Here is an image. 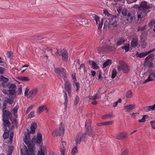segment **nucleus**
<instances>
[{"label":"nucleus","mask_w":155,"mask_h":155,"mask_svg":"<svg viewBox=\"0 0 155 155\" xmlns=\"http://www.w3.org/2000/svg\"><path fill=\"white\" fill-rule=\"evenodd\" d=\"M151 5L146 1L142 2L138 9L137 12V20L143 21L147 13L150 11L151 8Z\"/></svg>","instance_id":"f257e3e1"},{"label":"nucleus","mask_w":155,"mask_h":155,"mask_svg":"<svg viewBox=\"0 0 155 155\" xmlns=\"http://www.w3.org/2000/svg\"><path fill=\"white\" fill-rule=\"evenodd\" d=\"M106 46L104 47H101L98 48L99 52H102L105 49L109 51H114L116 49L115 47L116 45V43L115 41L112 38H110L106 41Z\"/></svg>","instance_id":"f03ea898"},{"label":"nucleus","mask_w":155,"mask_h":155,"mask_svg":"<svg viewBox=\"0 0 155 155\" xmlns=\"http://www.w3.org/2000/svg\"><path fill=\"white\" fill-rule=\"evenodd\" d=\"M122 14L124 16V21L127 24L131 23L135 17L134 13L132 11L128 12L127 9L123 10Z\"/></svg>","instance_id":"7ed1b4c3"},{"label":"nucleus","mask_w":155,"mask_h":155,"mask_svg":"<svg viewBox=\"0 0 155 155\" xmlns=\"http://www.w3.org/2000/svg\"><path fill=\"white\" fill-rule=\"evenodd\" d=\"M34 146V145L33 144H29L28 146V150L27 147L25 145H24L21 149V155H35Z\"/></svg>","instance_id":"20e7f679"},{"label":"nucleus","mask_w":155,"mask_h":155,"mask_svg":"<svg viewBox=\"0 0 155 155\" xmlns=\"http://www.w3.org/2000/svg\"><path fill=\"white\" fill-rule=\"evenodd\" d=\"M119 65L117 66L118 71H119L122 70L124 73H127L130 71L129 66L123 61L120 60L118 62Z\"/></svg>","instance_id":"39448f33"},{"label":"nucleus","mask_w":155,"mask_h":155,"mask_svg":"<svg viewBox=\"0 0 155 155\" xmlns=\"http://www.w3.org/2000/svg\"><path fill=\"white\" fill-rule=\"evenodd\" d=\"M38 92V89L35 88L30 91L29 88L27 87L25 90L24 94L25 96L29 98H32L35 96Z\"/></svg>","instance_id":"423d86ee"},{"label":"nucleus","mask_w":155,"mask_h":155,"mask_svg":"<svg viewBox=\"0 0 155 155\" xmlns=\"http://www.w3.org/2000/svg\"><path fill=\"white\" fill-rule=\"evenodd\" d=\"M64 128L63 125L61 124H60L59 128L54 130L52 133V135L54 136H59L63 134L64 133Z\"/></svg>","instance_id":"0eeeda50"},{"label":"nucleus","mask_w":155,"mask_h":155,"mask_svg":"<svg viewBox=\"0 0 155 155\" xmlns=\"http://www.w3.org/2000/svg\"><path fill=\"white\" fill-rule=\"evenodd\" d=\"M54 71L56 73L58 74L63 78H66L67 77L66 71L64 68H56L54 70Z\"/></svg>","instance_id":"6e6552de"},{"label":"nucleus","mask_w":155,"mask_h":155,"mask_svg":"<svg viewBox=\"0 0 155 155\" xmlns=\"http://www.w3.org/2000/svg\"><path fill=\"white\" fill-rule=\"evenodd\" d=\"M64 87L65 91L67 92L70 97L71 96V84L70 82L68 80H65Z\"/></svg>","instance_id":"1a4fd4ad"},{"label":"nucleus","mask_w":155,"mask_h":155,"mask_svg":"<svg viewBox=\"0 0 155 155\" xmlns=\"http://www.w3.org/2000/svg\"><path fill=\"white\" fill-rule=\"evenodd\" d=\"M56 55H58L59 56L61 55L62 60L64 61H67L68 59V53L66 51H64L62 52L60 51H57L55 53Z\"/></svg>","instance_id":"9d476101"},{"label":"nucleus","mask_w":155,"mask_h":155,"mask_svg":"<svg viewBox=\"0 0 155 155\" xmlns=\"http://www.w3.org/2000/svg\"><path fill=\"white\" fill-rule=\"evenodd\" d=\"M86 134L93 138L94 136V131H93L91 127L89 126L87 127L86 131L85 133L82 134V135L84 136V137H85Z\"/></svg>","instance_id":"9b49d317"},{"label":"nucleus","mask_w":155,"mask_h":155,"mask_svg":"<svg viewBox=\"0 0 155 155\" xmlns=\"http://www.w3.org/2000/svg\"><path fill=\"white\" fill-rule=\"evenodd\" d=\"M138 37L136 35L133 36V38L130 42V46L132 48H134L138 44Z\"/></svg>","instance_id":"f8f14e48"},{"label":"nucleus","mask_w":155,"mask_h":155,"mask_svg":"<svg viewBox=\"0 0 155 155\" xmlns=\"http://www.w3.org/2000/svg\"><path fill=\"white\" fill-rule=\"evenodd\" d=\"M127 137V133L125 131H123L116 135V138L118 140H121L126 138Z\"/></svg>","instance_id":"ddd939ff"},{"label":"nucleus","mask_w":155,"mask_h":155,"mask_svg":"<svg viewBox=\"0 0 155 155\" xmlns=\"http://www.w3.org/2000/svg\"><path fill=\"white\" fill-rule=\"evenodd\" d=\"M136 107L135 104H128L124 106V108L126 112H130L132 110L134 109Z\"/></svg>","instance_id":"4468645a"},{"label":"nucleus","mask_w":155,"mask_h":155,"mask_svg":"<svg viewBox=\"0 0 155 155\" xmlns=\"http://www.w3.org/2000/svg\"><path fill=\"white\" fill-rule=\"evenodd\" d=\"M155 50V48H153L152 50H150L148 51L143 52L141 53H139L137 52L136 53V55L137 57L141 58L145 57L149 54L153 52Z\"/></svg>","instance_id":"2eb2a0df"},{"label":"nucleus","mask_w":155,"mask_h":155,"mask_svg":"<svg viewBox=\"0 0 155 155\" xmlns=\"http://www.w3.org/2000/svg\"><path fill=\"white\" fill-rule=\"evenodd\" d=\"M155 78V75L154 73L150 74L148 78L145 80L143 81L142 83L143 84H145L148 82L153 81Z\"/></svg>","instance_id":"dca6fc26"},{"label":"nucleus","mask_w":155,"mask_h":155,"mask_svg":"<svg viewBox=\"0 0 155 155\" xmlns=\"http://www.w3.org/2000/svg\"><path fill=\"white\" fill-rule=\"evenodd\" d=\"M36 141L38 145L41 144V146L43 144L42 136L41 134L38 133L36 137Z\"/></svg>","instance_id":"f3484780"},{"label":"nucleus","mask_w":155,"mask_h":155,"mask_svg":"<svg viewBox=\"0 0 155 155\" xmlns=\"http://www.w3.org/2000/svg\"><path fill=\"white\" fill-rule=\"evenodd\" d=\"M84 138V136L82 135V134L79 133L78 134L76 137L75 140V143L76 145L79 144L81 141V139Z\"/></svg>","instance_id":"a211bd4d"},{"label":"nucleus","mask_w":155,"mask_h":155,"mask_svg":"<svg viewBox=\"0 0 155 155\" xmlns=\"http://www.w3.org/2000/svg\"><path fill=\"white\" fill-rule=\"evenodd\" d=\"M109 25H115L117 23V18L116 17H113L110 19L109 18Z\"/></svg>","instance_id":"6ab92c4d"},{"label":"nucleus","mask_w":155,"mask_h":155,"mask_svg":"<svg viewBox=\"0 0 155 155\" xmlns=\"http://www.w3.org/2000/svg\"><path fill=\"white\" fill-rule=\"evenodd\" d=\"M45 109H46V106L45 105L39 106L37 110L36 113L38 114H40Z\"/></svg>","instance_id":"aec40b11"},{"label":"nucleus","mask_w":155,"mask_h":155,"mask_svg":"<svg viewBox=\"0 0 155 155\" xmlns=\"http://www.w3.org/2000/svg\"><path fill=\"white\" fill-rule=\"evenodd\" d=\"M40 147V150H38V153H39V152L41 153H45L47 152V147L45 146H43V144L42 145H41V144L39 145H38Z\"/></svg>","instance_id":"412c9836"},{"label":"nucleus","mask_w":155,"mask_h":155,"mask_svg":"<svg viewBox=\"0 0 155 155\" xmlns=\"http://www.w3.org/2000/svg\"><path fill=\"white\" fill-rule=\"evenodd\" d=\"M127 41V39L123 37L120 38L117 41L116 43L117 47L122 45L123 43Z\"/></svg>","instance_id":"4be33fe9"},{"label":"nucleus","mask_w":155,"mask_h":155,"mask_svg":"<svg viewBox=\"0 0 155 155\" xmlns=\"http://www.w3.org/2000/svg\"><path fill=\"white\" fill-rule=\"evenodd\" d=\"M143 108L147 112L155 110V104L153 105L144 107Z\"/></svg>","instance_id":"5701e85b"},{"label":"nucleus","mask_w":155,"mask_h":155,"mask_svg":"<svg viewBox=\"0 0 155 155\" xmlns=\"http://www.w3.org/2000/svg\"><path fill=\"white\" fill-rule=\"evenodd\" d=\"M37 127V124L36 122H33L31 124L30 127L31 128V133L32 134H34L35 131V129Z\"/></svg>","instance_id":"b1692460"},{"label":"nucleus","mask_w":155,"mask_h":155,"mask_svg":"<svg viewBox=\"0 0 155 155\" xmlns=\"http://www.w3.org/2000/svg\"><path fill=\"white\" fill-rule=\"evenodd\" d=\"M9 93V97H13L15 98L16 97V93L15 90H8Z\"/></svg>","instance_id":"393cba45"},{"label":"nucleus","mask_w":155,"mask_h":155,"mask_svg":"<svg viewBox=\"0 0 155 155\" xmlns=\"http://www.w3.org/2000/svg\"><path fill=\"white\" fill-rule=\"evenodd\" d=\"M112 63V60L110 59L107 60L104 62L103 65V68H104L106 67L110 66Z\"/></svg>","instance_id":"a878e982"},{"label":"nucleus","mask_w":155,"mask_h":155,"mask_svg":"<svg viewBox=\"0 0 155 155\" xmlns=\"http://www.w3.org/2000/svg\"><path fill=\"white\" fill-rule=\"evenodd\" d=\"M114 122L112 120L106 122H104L99 123L97 124L98 126L101 125H109L112 124Z\"/></svg>","instance_id":"bb28decb"},{"label":"nucleus","mask_w":155,"mask_h":155,"mask_svg":"<svg viewBox=\"0 0 155 155\" xmlns=\"http://www.w3.org/2000/svg\"><path fill=\"white\" fill-rule=\"evenodd\" d=\"M5 132L3 135V137L4 139H7L9 137V131L7 130V128L5 127Z\"/></svg>","instance_id":"cd10ccee"},{"label":"nucleus","mask_w":155,"mask_h":155,"mask_svg":"<svg viewBox=\"0 0 155 155\" xmlns=\"http://www.w3.org/2000/svg\"><path fill=\"white\" fill-rule=\"evenodd\" d=\"M121 48L122 49H124L125 50V52H128L130 48V44L129 43H127L125 45L122 46Z\"/></svg>","instance_id":"c85d7f7f"},{"label":"nucleus","mask_w":155,"mask_h":155,"mask_svg":"<svg viewBox=\"0 0 155 155\" xmlns=\"http://www.w3.org/2000/svg\"><path fill=\"white\" fill-rule=\"evenodd\" d=\"M3 124L5 126L4 128H5H5H7L6 127L8 126L9 125V123L8 120V118H3Z\"/></svg>","instance_id":"c756f323"},{"label":"nucleus","mask_w":155,"mask_h":155,"mask_svg":"<svg viewBox=\"0 0 155 155\" xmlns=\"http://www.w3.org/2000/svg\"><path fill=\"white\" fill-rule=\"evenodd\" d=\"M78 152L77 147L76 146L74 147L72 149L71 151V155H75Z\"/></svg>","instance_id":"7c9ffc66"},{"label":"nucleus","mask_w":155,"mask_h":155,"mask_svg":"<svg viewBox=\"0 0 155 155\" xmlns=\"http://www.w3.org/2000/svg\"><path fill=\"white\" fill-rule=\"evenodd\" d=\"M147 66L149 69L152 70L154 68V65L152 61H150L147 63Z\"/></svg>","instance_id":"2f4dec72"},{"label":"nucleus","mask_w":155,"mask_h":155,"mask_svg":"<svg viewBox=\"0 0 155 155\" xmlns=\"http://www.w3.org/2000/svg\"><path fill=\"white\" fill-rule=\"evenodd\" d=\"M10 112L6 110L4 111L3 113V118H8V117L10 116Z\"/></svg>","instance_id":"473e14b6"},{"label":"nucleus","mask_w":155,"mask_h":155,"mask_svg":"<svg viewBox=\"0 0 155 155\" xmlns=\"http://www.w3.org/2000/svg\"><path fill=\"white\" fill-rule=\"evenodd\" d=\"M73 85L74 86H75L76 87V91L77 92H78L80 88L79 82H77V81H76L75 82H73Z\"/></svg>","instance_id":"72a5a7b5"},{"label":"nucleus","mask_w":155,"mask_h":155,"mask_svg":"<svg viewBox=\"0 0 155 155\" xmlns=\"http://www.w3.org/2000/svg\"><path fill=\"white\" fill-rule=\"evenodd\" d=\"M93 18L96 21V24H98L99 22L100 18L98 16L95 14L93 15Z\"/></svg>","instance_id":"f704fd0d"},{"label":"nucleus","mask_w":155,"mask_h":155,"mask_svg":"<svg viewBox=\"0 0 155 155\" xmlns=\"http://www.w3.org/2000/svg\"><path fill=\"white\" fill-rule=\"evenodd\" d=\"M30 139L29 134H28V137L25 135V137L23 138V140L25 143L27 144L28 143Z\"/></svg>","instance_id":"c9c22d12"},{"label":"nucleus","mask_w":155,"mask_h":155,"mask_svg":"<svg viewBox=\"0 0 155 155\" xmlns=\"http://www.w3.org/2000/svg\"><path fill=\"white\" fill-rule=\"evenodd\" d=\"M125 95L127 98H130L132 96V93L131 91L129 90L126 93Z\"/></svg>","instance_id":"e433bc0d"},{"label":"nucleus","mask_w":155,"mask_h":155,"mask_svg":"<svg viewBox=\"0 0 155 155\" xmlns=\"http://www.w3.org/2000/svg\"><path fill=\"white\" fill-rule=\"evenodd\" d=\"M125 9L126 8H125L124 5H122L118 7L117 11L119 14H120L121 12L122 13L123 10Z\"/></svg>","instance_id":"4c0bfd02"},{"label":"nucleus","mask_w":155,"mask_h":155,"mask_svg":"<svg viewBox=\"0 0 155 155\" xmlns=\"http://www.w3.org/2000/svg\"><path fill=\"white\" fill-rule=\"evenodd\" d=\"M35 106V105L34 104H31L30 106H29L27 108L25 114H28L29 111L31 110L33 107Z\"/></svg>","instance_id":"58836bf2"},{"label":"nucleus","mask_w":155,"mask_h":155,"mask_svg":"<svg viewBox=\"0 0 155 155\" xmlns=\"http://www.w3.org/2000/svg\"><path fill=\"white\" fill-rule=\"evenodd\" d=\"M18 107V106H16L14 107V108L12 109V110L14 112V115L15 117H17V112Z\"/></svg>","instance_id":"ea45409f"},{"label":"nucleus","mask_w":155,"mask_h":155,"mask_svg":"<svg viewBox=\"0 0 155 155\" xmlns=\"http://www.w3.org/2000/svg\"><path fill=\"white\" fill-rule=\"evenodd\" d=\"M117 74V70L115 69H113L112 73L111 78L113 79L116 76Z\"/></svg>","instance_id":"a19ab883"},{"label":"nucleus","mask_w":155,"mask_h":155,"mask_svg":"<svg viewBox=\"0 0 155 155\" xmlns=\"http://www.w3.org/2000/svg\"><path fill=\"white\" fill-rule=\"evenodd\" d=\"M91 68L94 69H97L98 68L97 64L94 61H92Z\"/></svg>","instance_id":"79ce46f5"},{"label":"nucleus","mask_w":155,"mask_h":155,"mask_svg":"<svg viewBox=\"0 0 155 155\" xmlns=\"http://www.w3.org/2000/svg\"><path fill=\"white\" fill-rule=\"evenodd\" d=\"M0 81L2 82H8V78L4 77L3 75H1L0 77Z\"/></svg>","instance_id":"37998d69"},{"label":"nucleus","mask_w":155,"mask_h":155,"mask_svg":"<svg viewBox=\"0 0 155 155\" xmlns=\"http://www.w3.org/2000/svg\"><path fill=\"white\" fill-rule=\"evenodd\" d=\"M139 114L138 113H132L130 114L131 117L135 119L137 117V115Z\"/></svg>","instance_id":"c03bdc74"},{"label":"nucleus","mask_w":155,"mask_h":155,"mask_svg":"<svg viewBox=\"0 0 155 155\" xmlns=\"http://www.w3.org/2000/svg\"><path fill=\"white\" fill-rule=\"evenodd\" d=\"M14 98L13 97H10L9 98H7L6 101L9 104H12L14 102Z\"/></svg>","instance_id":"a18cd8bd"},{"label":"nucleus","mask_w":155,"mask_h":155,"mask_svg":"<svg viewBox=\"0 0 155 155\" xmlns=\"http://www.w3.org/2000/svg\"><path fill=\"white\" fill-rule=\"evenodd\" d=\"M103 13L105 15L107 16L108 17H111L112 16V15L110 14L107 9H105L104 10Z\"/></svg>","instance_id":"49530a36"},{"label":"nucleus","mask_w":155,"mask_h":155,"mask_svg":"<svg viewBox=\"0 0 155 155\" xmlns=\"http://www.w3.org/2000/svg\"><path fill=\"white\" fill-rule=\"evenodd\" d=\"M20 80L22 81H29V79L28 77L22 76L20 78Z\"/></svg>","instance_id":"de8ad7c7"},{"label":"nucleus","mask_w":155,"mask_h":155,"mask_svg":"<svg viewBox=\"0 0 155 155\" xmlns=\"http://www.w3.org/2000/svg\"><path fill=\"white\" fill-rule=\"evenodd\" d=\"M35 112L32 111L29 114L28 116V118H31L35 117Z\"/></svg>","instance_id":"09e8293b"},{"label":"nucleus","mask_w":155,"mask_h":155,"mask_svg":"<svg viewBox=\"0 0 155 155\" xmlns=\"http://www.w3.org/2000/svg\"><path fill=\"white\" fill-rule=\"evenodd\" d=\"M13 135V132H11L10 134L9 140L8 141V142L10 143H11L12 142Z\"/></svg>","instance_id":"8fccbe9b"},{"label":"nucleus","mask_w":155,"mask_h":155,"mask_svg":"<svg viewBox=\"0 0 155 155\" xmlns=\"http://www.w3.org/2000/svg\"><path fill=\"white\" fill-rule=\"evenodd\" d=\"M74 104L75 105H76L78 103L79 101V98L78 96H76L74 100Z\"/></svg>","instance_id":"3c124183"},{"label":"nucleus","mask_w":155,"mask_h":155,"mask_svg":"<svg viewBox=\"0 0 155 155\" xmlns=\"http://www.w3.org/2000/svg\"><path fill=\"white\" fill-rule=\"evenodd\" d=\"M121 101V99H119L117 101H115L114 103L112 105V106L114 107H115L118 103H120Z\"/></svg>","instance_id":"603ef678"},{"label":"nucleus","mask_w":155,"mask_h":155,"mask_svg":"<svg viewBox=\"0 0 155 155\" xmlns=\"http://www.w3.org/2000/svg\"><path fill=\"white\" fill-rule=\"evenodd\" d=\"M150 123L151 125L152 129L155 130V120L151 121Z\"/></svg>","instance_id":"864d4df0"},{"label":"nucleus","mask_w":155,"mask_h":155,"mask_svg":"<svg viewBox=\"0 0 155 155\" xmlns=\"http://www.w3.org/2000/svg\"><path fill=\"white\" fill-rule=\"evenodd\" d=\"M7 87L9 89L11 88L14 89L16 87V86L15 84H8Z\"/></svg>","instance_id":"5fc2aeb1"},{"label":"nucleus","mask_w":155,"mask_h":155,"mask_svg":"<svg viewBox=\"0 0 155 155\" xmlns=\"http://www.w3.org/2000/svg\"><path fill=\"white\" fill-rule=\"evenodd\" d=\"M146 28V26H139L137 30L138 31H142L144 30Z\"/></svg>","instance_id":"6e6d98bb"},{"label":"nucleus","mask_w":155,"mask_h":155,"mask_svg":"<svg viewBox=\"0 0 155 155\" xmlns=\"http://www.w3.org/2000/svg\"><path fill=\"white\" fill-rule=\"evenodd\" d=\"M146 115H143L142 117V118L141 119H140L138 120V121L140 123L144 122L146 121L145 117Z\"/></svg>","instance_id":"4d7b16f0"},{"label":"nucleus","mask_w":155,"mask_h":155,"mask_svg":"<svg viewBox=\"0 0 155 155\" xmlns=\"http://www.w3.org/2000/svg\"><path fill=\"white\" fill-rule=\"evenodd\" d=\"M94 96L95 98V99L101 98V95L100 92H99V90L98 91V92Z\"/></svg>","instance_id":"13d9d810"},{"label":"nucleus","mask_w":155,"mask_h":155,"mask_svg":"<svg viewBox=\"0 0 155 155\" xmlns=\"http://www.w3.org/2000/svg\"><path fill=\"white\" fill-rule=\"evenodd\" d=\"M6 54L9 58H11L12 57L13 54L11 51H8Z\"/></svg>","instance_id":"bf43d9fd"},{"label":"nucleus","mask_w":155,"mask_h":155,"mask_svg":"<svg viewBox=\"0 0 155 155\" xmlns=\"http://www.w3.org/2000/svg\"><path fill=\"white\" fill-rule=\"evenodd\" d=\"M72 78L73 79V82H75L77 81V79L76 78V74L75 73H73L72 74Z\"/></svg>","instance_id":"052dcab7"},{"label":"nucleus","mask_w":155,"mask_h":155,"mask_svg":"<svg viewBox=\"0 0 155 155\" xmlns=\"http://www.w3.org/2000/svg\"><path fill=\"white\" fill-rule=\"evenodd\" d=\"M8 82H2V87H7L8 85Z\"/></svg>","instance_id":"680f3d73"},{"label":"nucleus","mask_w":155,"mask_h":155,"mask_svg":"<svg viewBox=\"0 0 155 155\" xmlns=\"http://www.w3.org/2000/svg\"><path fill=\"white\" fill-rule=\"evenodd\" d=\"M66 145V143L65 142H62L61 143V149H65V147Z\"/></svg>","instance_id":"e2e57ef3"},{"label":"nucleus","mask_w":155,"mask_h":155,"mask_svg":"<svg viewBox=\"0 0 155 155\" xmlns=\"http://www.w3.org/2000/svg\"><path fill=\"white\" fill-rule=\"evenodd\" d=\"M83 68L84 69V72H85L86 71V69H85L84 64H82L80 65V66L79 68V69L80 70L81 69Z\"/></svg>","instance_id":"0e129e2a"},{"label":"nucleus","mask_w":155,"mask_h":155,"mask_svg":"<svg viewBox=\"0 0 155 155\" xmlns=\"http://www.w3.org/2000/svg\"><path fill=\"white\" fill-rule=\"evenodd\" d=\"M154 56V55L153 54H151L148 56H147V57L145 58V60H148L150 59L151 58H153Z\"/></svg>","instance_id":"69168bd1"},{"label":"nucleus","mask_w":155,"mask_h":155,"mask_svg":"<svg viewBox=\"0 0 155 155\" xmlns=\"http://www.w3.org/2000/svg\"><path fill=\"white\" fill-rule=\"evenodd\" d=\"M152 24H154V26L153 28V30L154 32H155V20L152 21L149 23V24L150 26Z\"/></svg>","instance_id":"338daca9"},{"label":"nucleus","mask_w":155,"mask_h":155,"mask_svg":"<svg viewBox=\"0 0 155 155\" xmlns=\"http://www.w3.org/2000/svg\"><path fill=\"white\" fill-rule=\"evenodd\" d=\"M5 70V68L0 67V74H3Z\"/></svg>","instance_id":"774afa93"}]
</instances>
